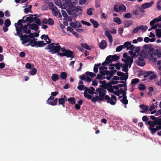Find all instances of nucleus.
I'll use <instances>...</instances> for the list:
<instances>
[{
	"instance_id": "obj_1",
	"label": "nucleus",
	"mask_w": 161,
	"mask_h": 161,
	"mask_svg": "<svg viewBox=\"0 0 161 161\" xmlns=\"http://www.w3.org/2000/svg\"><path fill=\"white\" fill-rule=\"evenodd\" d=\"M45 49L50 50L48 52L52 54L57 53L61 57L66 56L67 58H71V60L74 57L73 52L69 49H65V47H61L58 43L53 42L48 44L45 47Z\"/></svg>"
},
{
	"instance_id": "obj_2",
	"label": "nucleus",
	"mask_w": 161,
	"mask_h": 161,
	"mask_svg": "<svg viewBox=\"0 0 161 161\" xmlns=\"http://www.w3.org/2000/svg\"><path fill=\"white\" fill-rule=\"evenodd\" d=\"M143 49L146 51V52H147L148 57L151 60L153 59V60L156 61L157 60V58L154 57V56L157 55L158 58L161 57V53H157L156 54L153 53V49L151 46L149 44H146L143 46Z\"/></svg>"
},
{
	"instance_id": "obj_3",
	"label": "nucleus",
	"mask_w": 161,
	"mask_h": 161,
	"mask_svg": "<svg viewBox=\"0 0 161 161\" xmlns=\"http://www.w3.org/2000/svg\"><path fill=\"white\" fill-rule=\"evenodd\" d=\"M28 29L27 25H23L21 28L16 26V33H15L14 35L18 36L20 38V37H21L22 35L23 36L22 33L27 34L30 33L31 32V30L29 29L28 30Z\"/></svg>"
},
{
	"instance_id": "obj_4",
	"label": "nucleus",
	"mask_w": 161,
	"mask_h": 161,
	"mask_svg": "<svg viewBox=\"0 0 161 161\" xmlns=\"http://www.w3.org/2000/svg\"><path fill=\"white\" fill-rule=\"evenodd\" d=\"M29 35L24 34L23 36H21L20 37V40L22 41V44H25L27 42H29V41L35 39L34 34L32 33L29 34Z\"/></svg>"
},
{
	"instance_id": "obj_5",
	"label": "nucleus",
	"mask_w": 161,
	"mask_h": 161,
	"mask_svg": "<svg viewBox=\"0 0 161 161\" xmlns=\"http://www.w3.org/2000/svg\"><path fill=\"white\" fill-rule=\"evenodd\" d=\"M105 93L102 91L99 93V96L97 95L93 97L92 102L94 103H95L96 102H100L102 101H103L104 99L105 100Z\"/></svg>"
},
{
	"instance_id": "obj_6",
	"label": "nucleus",
	"mask_w": 161,
	"mask_h": 161,
	"mask_svg": "<svg viewBox=\"0 0 161 161\" xmlns=\"http://www.w3.org/2000/svg\"><path fill=\"white\" fill-rule=\"evenodd\" d=\"M69 10L67 9V11L69 14H71L72 13H76L78 11H81L82 9L81 7H77L72 5H69Z\"/></svg>"
},
{
	"instance_id": "obj_7",
	"label": "nucleus",
	"mask_w": 161,
	"mask_h": 161,
	"mask_svg": "<svg viewBox=\"0 0 161 161\" xmlns=\"http://www.w3.org/2000/svg\"><path fill=\"white\" fill-rule=\"evenodd\" d=\"M42 23L43 24H48L49 25H52L54 24V22L52 18H49L47 19V18H43Z\"/></svg>"
},
{
	"instance_id": "obj_8",
	"label": "nucleus",
	"mask_w": 161,
	"mask_h": 161,
	"mask_svg": "<svg viewBox=\"0 0 161 161\" xmlns=\"http://www.w3.org/2000/svg\"><path fill=\"white\" fill-rule=\"evenodd\" d=\"M99 82L102 84V85H100L99 86L105 89H107L108 88V86H111V84L110 83L108 82L107 83L105 80L100 81Z\"/></svg>"
},
{
	"instance_id": "obj_9",
	"label": "nucleus",
	"mask_w": 161,
	"mask_h": 161,
	"mask_svg": "<svg viewBox=\"0 0 161 161\" xmlns=\"http://www.w3.org/2000/svg\"><path fill=\"white\" fill-rule=\"evenodd\" d=\"M85 92H88V93L92 95L93 94H97V92H94L95 89V88L93 87H90V88H88L87 87H85Z\"/></svg>"
},
{
	"instance_id": "obj_10",
	"label": "nucleus",
	"mask_w": 161,
	"mask_h": 161,
	"mask_svg": "<svg viewBox=\"0 0 161 161\" xmlns=\"http://www.w3.org/2000/svg\"><path fill=\"white\" fill-rule=\"evenodd\" d=\"M105 100H107V103H109L111 105H114L116 104L115 102L114 101L113 99L108 95H105Z\"/></svg>"
},
{
	"instance_id": "obj_11",
	"label": "nucleus",
	"mask_w": 161,
	"mask_h": 161,
	"mask_svg": "<svg viewBox=\"0 0 161 161\" xmlns=\"http://www.w3.org/2000/svg\"><path fill=\"white\" fill-rule=\"evenodd\" d=\"M154 2L151 1L149 3H145L141 6V8L143 9H146L151 7L153 4Z\"/></svg>"
},
{
	"instance_id": "obj_12",
	"label": "nucleus",
	"mask_w": 161,
	"mask_h": 161,
	"mask_svg": "<svg viewBox=\"0 0 161 161\" xmlns=\"http://www.w3.org/2000/svg\"><path fill=\"white\" fill-rule=\"evenodd\" d=\"M141 109H142L143 110H140V112L141 113H144L146 111L148 110L149 107L148 106L145 105L144 104H142L139 106Z\"/></svg>"
},
{
	"instance_id": "obj_13",
	"label": "nucleus",
	"mask_w": 161,
	"mask_h": 161,
	"mask_svg": "<svg viewBox=\"0 0 161 161\" xmlns=\"http://www.w3.org/2000/svg\"><path fill=\"white\" fill-rule=\"evenodd\" d=\"M146 125H148L149 127L148 128L154 127L157 125L156 121H152L151 120L148 121L147 122H146Z\"/></svg>"
},
{
	"instance_id": "obj_14",
	"label": "nucleus",
	"mask_w": 161,
	"mask_h": 161,
	"mask_svg": "<svg viewBox=\"0 0 161 161\" xmlns=\"http://www.w3.org/2000/svg\"><path fill=\"white\" fill-rule=\"evenodd\" d=\"M107 44L105 40H103L102 41L101 43L99 44V47L102 49H103L105 48L107 46Z\"/></svg>"
},
{
	"instance_id": "obj_15",
	"label": "nucleus",
	"mask_w": 161,
	"mask_h": 161,
	"mask_svg": "<svg viewBox=\"0 0 161 161\" xmlns=\"http://www.w3.org/2000/svg\"><path fill=\"white\" fill-rule=\"evenodd\" d=\"M29 30H34L35 31H37V30L39 29V28L38 25L33 23L31 25V26L29 27Z\"/></svg>"
},
{
	"instance_id": "obj_16",
	"label": "nucleus",
	"mask_w": 161,
	"mask_h": 161,
	"mask_svg": "<svg viewBox=\"0 0 161 161\" xmlns=\"http://www.w3.org/2000/svg\"><path fill=\"white\" fill-rule=\"evenodd\" d=\"M36 14H35L33 15L32 14H30V16H29L26 18V21H27V22H29L30 23L34 21L35 19H36V17H33V16H36Z\"/></svg>"
},
{
	"instance_id": "obj_17",
	"label": "nucleus",
	"mask_w": 161,
	"mask_h": 161,
	"mask_svg": "<svg viewBox=\"0 0 161 161\" xmlns=\"http://www.w3.org/2000/svg\"><path fill=\"white\" fill-rule=\"evenodd\" d=\"M105 34L106 36L108 38L110 42L111 43L113 42L112 36L110 35L109 32L108 31H105Z\"/></svg>"
},
{
	"instance_id": "obj_18",
	"label": "nucleus",
	"mask_w": 161,
	"mask_h": 161,
	"mask_svg": "<svg viewBox=\"0 0 161 161\" xmlns=\"http://www.w3.org/2000/svg\"><path fill=\"white\" fill-rule=\"evenodd\" d=\"M59 78V75L56 74H53L51 76L52 80L54 81H55L58 80Z\"/></svg>"
},
{
	"instance_id": "obj_19",
	"label": "nucleus",
	"mask_w": 161,
	"mask_h": 161,
	"mask_svg": "<svg viewBox=\"0 0 161 161\" xmlns=\"http://www.w3.org/2000/svg\"><path fill=\"white\" fill-rule=\"evenodd\" d=\"M36 40H37V39H33L29 41L30 42V43H31V47H34L36 46V47L37 46L38 41H36Z\"/></svg>"
},
{
	"instance_id": "obj_20",
	"label": "nucleus",
	"mask_w": 161,
	"mask_h": 161,
	"mask_svg": "<svg viewBox=\"0 0 161 161\" xmlns=\"http://www.w3.org/2000/svg\"><path fill=\"white\" fill-rule=\"evenodd\" d=\"M90 21L92 24L95 28H97L98 27L99 24L97 21L94 20L93 19H90Z\"/></svg>"
},
{
	"instance_id": "obj_21",
	"label": "nucleus",
	"mask_w": 161,
	"mask_h": 161,
	"mask_svg": "<svg viewBox=\"0 0 161 161\" xmlns=\"http://www.w3.org/2000/svg\"><path fill=\"white\" fill-rule=\"evenodd\" d=\"M37 42V46L36 47H42L45 46L46 45V44L43 41H38Z\"/></svg>"
},
{
	"instance_id": "obj_22",
	"label": "nucleus",
	"mask_w": 161,
	"mask_h": 161,
	"mask_svg": "<svg viewBox=\"0 0 161 161\" xmlns=\"http://www.w3.org/2000/svg\"><path fill=\"white\" fill-rule=\"evenodd\" d=\"M52 12L54 16H57L58 13H59V14L61 16V15L60 14V13L59 12V10L57 8V9H54L53 10H52Z\"/></svg>"
},
{
	"instance_id": "obj_23",
	"label": "nucleus",
	"mask_w": 161,
	"mask_h": 161,
	"mask_svg": "<svg viewBox=\"0 0 161 161\" xmlns=\"http://www.w3.org/2000/svg\"><path fill=\"white\" fill-rule=\"evenodd\" d=\"M68 102L72 105H74L75 103V99L74 97H70L67 99Z\"/></svg>"
},
{
	"instance_id": "obj_24",
	"label": "nucleus",
	"mask_w": 161,
	"mask_h": 161,
	"mask_svg": "<svg viewBox=\"0 0 161 161\" xmlns=\"http://www.w3.org/2000/svg\"><path fill=\"white\" fill-rule=\"evenodd\" d=\"M126 7L123 4L119 6V11H122L123 12H125L126 10Z\"/></svg>"
},
{
	"instance_id": "obj_25",
	"label": "nucleus",
	"mask_w": 161,
	"mask_h": 161,
	"mask_svg": "<svg viewBox=\"0 0 161 161\" xmlns=\"http://www.w3.org/2000/svg\"><path fill=\"white\" fill-rule=\"evenodd\" d=\"M155 32L158 38H160L161 37V29H156Z\"/></svg>"
},
{
	"instance_id": "obj_26",
	"label": "nucleus",
	"mask_w": 161,
	"mask_h": 161,
	"mask_svg": "<svg viewBox=\"0 0 161 161\" xmlns=\"http://www.w3.org/2000/svg\"><path fill=\"white\" fill-rule=\"evenodd\" d=\"M84 97L88 99H91L92 101V99H93L92 96L88 94L86 92H84Z\"/></svg>"
},
{
	"instance_id": "obj_27",
	"label": "nucleus",
	"mask_w": 161,
	"mask_h": 161,
	"mask_svg": "<svg viewBox=\"0 0 161 161\" xmlns=\"http://www.w3.org/2000/svg\"><path fill=\"white\" fill-rule=\"evenodd\" d=\"M48 6L49 9L52 10L54 9H57V7L53 5L52 2H51L48 3Z\"/></svg>"
},
{
	"instance_id": "obj_28",
	"label": "nucleus",
	"mask_w": 161,
	"mask_h": 161,
	"mask_svg": "<svg viewBox=\"0 0 161 161\" xmlns=\"http://www.w3.org/2000/svg\"><path fill=\"white\" fill-rule=\"evenodd\" d=\"M58 98H56L53 101V102H47V103L50 105L54 106L56 105H57V102H58Z\"/></svg>"
},
{
	"instance_id": "obj_29",
	"label": "nucleus",
	"mask_w": 161,
	"mask_h": 161,
	"mask_svg": "<svg viewBox=\"0 0 161 161\" xmlns=\"http://www.w3.org/2000/svg\"><path fill=\"white\" fill-rule=\"evenodd\" d=\"M101 65V64L98 63L96 64L95 65L94 67L93 70L94 72L97 73L98 72V68Z\"/></svg>"
},
{
	"instance_id": "obj_30",
	"label": "nucleus",
	"mask_w": 161,
	"mask_h": 161,
	"mask_svg": "<svg viewBox=\"0 0 161 161\" xmlns=\"http://www.w3.org/2000/svg\"><path fill=\"white\" fill-rule=\"evenodd\" d=\"M15 26L19 27V28H21L23 25L22 24V20L19 19L18 21V23H15L14 24Z\"/></svg>"
},
{
	"instance_id": "obj_31",
	"label": "nucleus",
	"mask_w": 161,
	"mask_h": 161,
	"mask_svg": "<svg viewBox=\"0 0 161 161\" xmlns=\"http://www.w3.org/2000/svg\"><path fill=\"white\" fill-rule=\"evenodd\" d=\"M71 2V0H65V3H63V4L64 6V8H67L68 6L69 7V5H71L70 4Z\"/></svg>"
},
{
	"instance_id": "obj_32",
	"label": "nucleus",
	"mask_w": 161,
	"mask_h": 161,
	"mask_svg": "<svg viewBox=\"0 0 161 161\" xmlns=\"http://www.w3.org/2000/svg\"><path fill=\"white\" fill-rule=\"evenodd\" d=\"M81 46L82 47L88 50H91V49L88 46V44L86 43H81Z\"/></svg>"
},
{
	"instance_id": "obj_33",
	"label": "nucleus",
	"mask_w": 161,
	"mask_h": 161,
	"mask_svg": "<svg viewBox=\"0 0 161 161\" xmlns=\"http://www.w3.org/2000/svg\"><path fill=\"white\" fill-rule=\"evenodd\" d=\"M138 88L140 91H143L146 89V87L144 84H140L138 86Z\"/></svg>"
},
{
	"instance_id": "obj_34",
	"label": "nucleus",
	"mask_w": 161,
	"mask_h": 161,
	"mask_svg": "<svg viewBox=\"0 0 161 161\" xmlns=\"http://www.w3.org/2000/svg\"><path fill=\"white\" fill-rule=\"evenodd\" d=\"M60 77L63 80L66 79L67 77V73L64 72H61L60 75Z\"/></svg>"
},
{
	"instance_id": "obj_35",
	"label": "nucleus",
	"mask_w": 161,
	"mask_h": 161,
	"mask_svg": "<svg viewBox=\"0 0 161 161\" xmlns=\"http://www.w3.org/2000/svg\"><path fill=\"white\" fill-rule=\"evenodd\" d=\"M11 25V21L8 19H7L4 21L5 26L6 27H9Z\"/></svg>"
},
{
	"instance_id": "obj_36",
	"label": "nucleus",
	"mask_w": 161,
	"mask_h": 161,
	"mask_svg": "<svg viewBox=\"0 0 161 161\" xmlns=\"http://www.w3.org/2000/svg\"><path fill=\"white\" fill-rule=\"evenodd\" d=\"M148 129L150 130V133L153 135H154L157 131L156 128L152 127Z\"/></svg>"
},
{
	"instance_id": "obj_37",
	"label": "nucleus",
	"mask_w": 161,
	"mask_h": 161,
	"mask_svg": "<svg viewBox=\"0 0 161 161\" xmlns=\"http://www.w3.org/2000/svg\"><path fill=\"white\" fill-rule=\"evenodd\" d=\"M113 21L116 22L119 25H120L121 23V21L120 19L118 17L114 18L113 19Z\"/></svg>"
},
{
	"instance_id": "obj_38",
	"label": "nucleus",
	"mask_w": 161,
	"mask_h": 161,
	"mask_svg": "<svg viewBox=\"0 0 161 161\" xmlns=\"http://www.w3.org/2000/svg\"><path fill=\"white\" fill-rule=\"evenodd\" d=\"M126 75H125L124 73V75H122L121 77H120V80H125L126 81L128 79V73H125Z\"/></svg>"
},
{
	"instance_id": "obj_39",
	"label": "nucleus",
	"mask_w": 161,
	"mask_h": 161,
	"mask_svg": "<svg viewBox=\"0 0 161 161\" xmlns=\"http://www.w3.org/2000/svg\"><path fill=\"white\" fill-rule=\"evenodd\" d=\"M130 59L128 58L127 59H122V60L125 63V65L128 68L129 64V60Z\"/></svg>"
},
{
	"instance_id": "obj_40",
	"label": "nucleus",
	"mask_w": 161,
	"mask_h": 161,
	"mask_svg": "<svg viewBox=\"0 0 161 161\" xmlns=\"http://www.w3.org/2000/svg\"><path fill=\"white\" fill-rule=\"evenodd\" d=\"M143 61L137 60L136 61V64L137 65L139 66H143L145 64V63Z\"/></svg>"
},
{
	"instance_id": "obj_41",
	"label": "nucleus",
	"mask_w": 161,
	"mask_h": 161,
	"mask_svg": "<svg viewBox=\"0 0 161 161\" xmlns=\"http://www.w3.org/2000/svg\"><path fill=\"white\" fill-rule=\"evenodd\" d=\"M111 58L112 61H114L118 60L119 58V57L116 54H115L114 55H111Z\"/></svg>"
},
{
	"instance_id": "obj_42",
	"label": "nucleus",
	"mask_w": 161,
	"mask_h": 161,
	"mask_svg": "<svg viewBox=\"0 0 161 161\" xmlns=\"http://www.w3.org/2000/svg\"><path fill=\"white\" fill-rule=\"evenodd\" d=\"M139 82V80L137 78H135L132 80L131 82L132 85H136Z\"/></svg>"
},
{
	"instance_id": "obj_43",
	"label": "nucleus",
	"mask_w": 161,
	"mask_h": 161,
	"mask_svg": "<svg viewBox=\"0 0 161 161\" xmlns=\"http://www.w3.org/2000/svg\"><path fill=\"white\" fill-rule=\"evenodd\" d=\"M158 22V20H157V18H155L150 22V24L151 26H153V25H154L155 23H157Z\"/></svg>"
},
{
	"instance_id": "obj_44",
	"label": "nucleus",
	"mask_w": 161,
	"mask_h": 161,
	"mask_svg": "<svg viewBox=\"0 0 161 161\" xmlns=\"http://www.w3.org/2000/svg\"><path fill=\"white\" fill-rule=\"evenodd\" d=\"M58 102L59 105L64 104L65 103L64 98H59L58 99Z\"/></svg>"
},
{
	"instance_id": "obj_45",
	"label": "nucleus",
	"mask_w": 161,
	"mask_h": 161,
	"mask_svg": "<svg viewBox=\"0 0 161 161\" xmlns=\"http://www.w3.org/2000/svg\"><path fill=\"white\" fill-rule=\"evenodd\" d=\"M139 30H141L143 31H145L148 29V27L147 26H143L141 25L138 26Z\"/></svg>"
},
{
	"instance_id": "obj_46",
	"label": "nucleus",
	"mask_w": 161,
	"mask_h": 161,
	"mask_svg": "<svg viewBox=\"0 0 161 161\" xmlns=\"http://www.w3.org/2000/svg\"><path fill=\"white\" fill-rule=\"evenodd\" d=\"M121 67L123 69L122 70L124 72H127L128 71V69L127 67L124 64H121Z\"/></svg>"
},
{
	"instance_id": "obj_47",
	"label": "nucleus",
	"mask_w": 161,
	"mask_h": 161,
	"mask_svg": "<svg viewBox=\"0 0 161 161\" xmlns=\"http://www.w3.org/2000/svg\"><path fill=\"white\" fill-rule=\"evenodd\" d=\"M120 101L124 104L127 105L128 103V100L127 97H123V99L120 100Z\"/></svg>"
},
{
	"instance_id": "obj_48",
	"label": "nucleus",
	"mask_w": 161,
	"mask_h": 161,
	"mask_svg": "<svg viewBox=\"0 0 161 161\" xmlns=\"http://www.w3.org/2000/svg\"><path fill=\"white\" fill-rule=\"evenodd\" d=\"M30 73L31 75H34L36 74L37 70L36 68H33L29 72Z\"/></svg>"
},
{
	"instance_id": "obj_49",
	"label": "nucleus",
	"mask_w": 161,
	"mask_h": 161,
	"mask_svg": "<svg viewBox=\"0 0 161 161\" xmlns=\"http://www.w3.org/2000/svg\"><path fill=\"white\" fill-rule=\"evenodd\" d=\"M86 87L84 85H81L78 86L77 88L80 91H82V90H85V88Z\"/></svg>"
},
{
	"instance_id": "obj_50",
	"label": "nucleus",
	"mask_w": 161,
	"mask_h": 161,
	"mask_svg": "<svg viewBox=\"0 0 161 161\" xmlns=\"http://www.w3.org/2000/svg\"><path fill=\"white\" fill-rule=\"evenodd\" d=\"M124 48V46L123 45H120L117 47L116 49V51L117 52H120Z\"/></svg>"
},
{
	"instance_id": "obj_51",
	"label": "nucleus",
	"mask_w": 161,
	"mask_h": 161,
	"mask_svg": "<svg viewBox=\"0 0 161 161\" xmlns=\"http://www.w3.org/2000/svg\"><path fill=\"white\" fill-rule=\"evenodd\" d=\"M124 18L130 19L132 17V15L130 13H127L124 15Z\"/></svg>"
},
{
	"instance_id": "obj_52",
	"label": "nucleus",
	"mask_w": 161,
	"mask_h": 161,
	"mask_svg": "<svg viewBox=\"0 0 161 161\" xmlns=\"http://www.w3.org/2000/svg\"><path fill=\"white\" fill-rule=\"evenodd\" d=\"M131 44V43L130 42H125L124 44V48H126L127 49V48L129 47V46Z\"/></svg>"
},
{
	"instance_id": "obj_53",
	"label": "nucleus",
	"mask_w": 161,
	"mask_h": 161,
	"mask_svg": "<svg viewBox=\"0 0 161 161\" xmlns=\"http://www.w3.org/2000/svg\"><path fill=\"white\" fill-rule=\"evenodd\" d=\"M153 73L151 71H148L144 74V77L147 78L149 76L150 74H153Z\"/></svg>"
},
{
	"instance_id": "obj_54",
	"label": "nucleus",
	"mask_w": 161,
	"mask_h": 161,
	"mask_svg": "<svg viewBox=\"0 0 161 161\" xmlns=\"http://www.w3.org/2000/svg\"><path fill=\"white\" fill-rule=\"evenodd\" d=\"M111 55L108 56L106 59V60L107 59V63H108V64L110 63H111L113 62L112 60H111Z\"/></svg>"
},
{
	"instance_id": "obj_55",
	"label": "nucleus",
	"mask_w": 161,
	"mask_h": 161,
	"mask_svg": "<svg viewBox=\"0 0 161 161\" xmlns=\"http://www.w3.org/2000/svg\"><path fill=\"white\" fill-rule=\"evenodd\" d=\"M41 38L42 40L44 39V40H46L47 39H49V37L47 35L43 34L41 36Z\"/></svg>"
},
{
	"instance_id": "obj_56",
	"label": "nucleus",
	"mask_w": 161,
	"mask_h": 161,
	"mask_svg": "<svg viewBox=\"0 0 161 161\" xmlns=\"http://www.w3.org/2000/svg\"><path fill=\"white\" fill-rule=\"evenodd\" d=\"M140 56L142 57L143 58H146L147 56V53L145 52L142 51L140 53Z\"/></svg>"
},
{
	"instance_id": "obj_57",
	"label": "nucleus",
	"mask_w": 161,
	"mask_h": 161,
	"mask_svg": "<svg viewBox=\"0 0 161 161\" xmlns=\"http://www.w3.org/2000/svg\"><path fill=\"white\" fill-rule=\"evenodd\" d=\"M108 88L107 89L108 91L111 93H113L114 91V90L113 88L112 87V86L111 85V86H108Z\"/></svg>"
},
{
	"instance_id": "obj_58",
	"label": "nucleus",
	"mask_w": 161,
	"mask_h": 161,
	"mask_svg": "<svg viewBox=\"0 0 161 161\" xmlns=\"http://www.w3.org/2000/svg\"><path fill=\"white\" fill-rule=\"evenodd\" d=\"M121 63H116V65L115 67L118 70H119L120 69V67H121Z\"/></svg>"
},
{
	"instance_id": "obj_59",
	"label": "nucleus",
	"mask_w": 161,
	"mask_h": 161,
	"mask_svg": "<svg viewBox=\"0 0 161 161\" xmlns=\"http://www.w3.org/2000/svg\"><path fill=\"white\" fill-rule=\"evenodd\" d=\"M34 20H35V23L37 24V25H38H38L39 26H40L41 25V23L40 21V19H37L36 18V19H35Z\"/></svg>"
},
{
	"instance_id": "obj_60",
	"label": "nucleus",
	"mask_w": 161,
	"mask_h": 161,
	"mask_svg": "<svg viewBox=\"0 0 161 161\" xmlns=\"http://www.w3.org/2000/svg\"><path fill=\"white\" fill-rule=\"evenodd\" d=\"M25 68L27 69H31V64L30 63H27L25 65Z\"/></svg>"
},
{
	"instance_id": "obj_61",
	"label": "nucleus",
	"mask_w": 161,
	"mask_h": 161,
	"mask_svg": "<svg viewBox=\"0 0 161 161\" xmlns=\"http://www.w3.org/2000/svg\"><path fill=\"white\" fill-rule=\"evenodd\" d=\"M139 30V27L137 26L133 30L132 33V34L136 33L138 32Z\"/></svg>"
},
{
	"instance_id": "obj_62",
	"label": "nucleus",
	"mask_w": 161,
	"mask_h": 161,
	"mask_svg": "<svg viewBox=\"0 0 161 161\" xmlns=\"http://www.w3.org/2000/svg\"><path fill=\"white\" fill-rule=\"evenodd\" d=\"M75 26H76V28L77 27H80L82 26L81 25L80 22L77 21L75 22Z\"/></svg>"
},
{
	"instance_id": "obj_63",
	"label": "nucleus",
	"mask_w": 161,
	"mask_h": 161,
	"mask_svg": "<svg viewBox=\"0 0 161 161\" xmlns=\"http://www.w3.org/2000/svg\"><path fill=\"white\" fill-rule=\"evenodd\" d=\"M81 23L85 25H86L88 26H90L91 25V24L88 22H87L86 21H85L83 20L81 21Z\"/></svg>"
},
{
	"instance_id": "obj_64",
	"label": "nucleus",
	"mask_w": 161,
	"mask_h": 161,
	"mask_svg": "<svg viewBox=\"0 0 161 161\" xmlns=\"http://www.w3.org/2000/svg\"><path fill=\"white\" fill-rule=\"evenodd\" d=\"M114 11L116 12H119V6L117 5H115L114 6Z\"/></svg>"
}]
</instances>
